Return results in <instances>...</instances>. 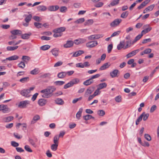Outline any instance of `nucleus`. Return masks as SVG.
Listing matches in <instances>:
<instances>
[{"mask_svg":"<svg viewBox=\"0 0 159 159\" xmlns=\"http://www.w3.org/2000/svg\"><path fill=\"white\" fill-rule=\"evenodd\" d=\"M20 93L22 96L26 98H29L30 96L29 95L30 91L28 89H24L21 91Z\"/></svg>","mask_w":159,"mask_h":159,"instance_id":"7","label":"nucleus"},{"mask_svg":"<svg viewBox=\"0 0 159 159\" xmlns=\"http://www.w3.org/2000/svg\"><path fill=\"white\" fill-rule=\"evenodd\" d=\"M30 103V101L28 100H25L20 102L18 104V107L20 108H24L27 107Z\"/></svg>","mask_w":159,"mask_h":159,"instance_id":"2","label":"nucleus"},{"mask_svg":"<svg viewBox=\"0 0 159 159\" xmlns=\"http://www.w3.org/2000/svg\"><path fill=\"white\" fill-rule=\"evenodd\" d=\"M95 87L94 86H91L89 87L86 91L84 96L87 97L89 95L91 94L94 91Z\"/></svg>","mask_w":159,"mask_h":159,"instance_id":"4","label":"nucleus"},{"mask_svg":"<svg viewBox=\"0 0 159 159\" xmlns=\"http://www.w3.org/2000/svg\"><path fill=\"white\" fill-rule=\"evenodd\" d=\"M98 114L101 116H103L105 114V112L103 110H99L98 111Z\"/></svg>","mask_w":159,"mask_h":159,"instance_id":"51","label":"nucleus"},{"mask_svg":"<svg viewBox=\"0 0 159 159\" xmlns=\"http://www.w3.org/2000/svg\"><path fill=\"white\" fill-rule=\"evenodd\" d=\"M99 90L100 89L98 88H97L95 91L94 93L93 94L95 97L100 94L101 92Z\"/></svg>","mask_w":159,"mask_h":159,"instance_id":"53","label":"nucleus"},{"mask_svg":"<svg viewBox=\"0 0 159 159\" xmlns=\"http://www.w3.org/2000/svg\"><path fill=\"white\" fill-rule=\"evenodd\" d=\"M84 53V51L83 50H79L74 53L73 55V57H77Z\"/></svg>","mask_w":159,"mask_h":159,"instance_id":"20","label":"nucleus"},{"mask_svg":"<svg viewBox=\"0 0 159 159\" xmlns=\"http://www.w3.org/2000/svg\"><path fill=\"white\" fill-rule=\"evenodd\" d=\"M143 36V35L141 34V33L137 35L136 37H135L134 40L132 42V44H134L138 40H139Z\"/></svg>","mask_w":159,"mask_h":159,"instance_id":"33","label":"nucleus"},{"mask_svg":"<svg viewBox=\"0 0 159 159\" xmlns=\"http://www.w3.org/2000/svg\"><path fill=\"white\" fill-rule=\"evenodd\" d=\"M29 80V77H25L21 79L19 81L22 83L26 82Z\"/></svg>","mask_w":159,"mask_h":159,"instance_id":"36","label":"nucleus"},{"mask_svg":"<svg viewBox=\"0 0 159 159\" xmlns=\"http://www.w3.org/2000/svg\"><path fill=\"white\" fill-rule=\"evenodd\" d=\"M70 82L73 86L74 84L79 83L80 82V80L78 78H75L73 79Z\"/></svg>","mask_w":159,"mask_h":159,"instance_id":"39","label":"nucleus"},{"mask_svg":"<svg viewBox=\"0 0 159 159\" xmlns=\"http://www.w3.org/2000/svg\"><path fill=\"white\" fill-rule=\"evenodd\" d=\"M144 28H146L141 32V34L143 35L149 32L152 29V27L149 26V25H146L143 26Z\"/></svg>","mask_w":159,"mask_h":159,"instance_id":"6","label":"nucleus"},{"mask_svg":"<svg viewBox=\"0 0 159 159\" xmlns=\"http://www.w3.org/2000/svg\"><path fill=\"white\" fill-rule=\"evenodd\" d=\"M56 90V88L54 86H49L46 89L41 91V93H43L42 95L43 98H48L53 95V92Z\"/></svg>","mask_w":159,"mask_h":159,"instance_id":"1","label":"nucleus"},{"mask_svg":"<svg viewBox=\"0 0 159 159\" xmlns=\"http://www.w3.org/2000/svg\"><path fill=\"white\" fill-rule=\"evenodd\" d=\"M66 75V72L63 71L59 73L57 75V77L59 79H63L65 78Z\"/></svg>","mask_w":159,"mask_h":159,"instance_id":"16","label":"nucleus"},{"mask_svg":"<svg viewBox=\"0 0 159 159\" xmlns=\"http://www.w3.org/2000/svg\"><path fill=\"white\" fill-rule=\"evenodd\" d=\"M2 111L4 113H8L10 111V109L7 106L5 105H3V106Z\"/></svg>","mask_w":159,"mask_h":159,"instance_id":"19","label":"nucleus"},{"mask_svg":"<svg viewBox=\"0 0 159 159\" xmlns=\"http://www.w3.org/2000/svg\"><path fill=\"white\" fill-rule=\"evenodd\" d=\"M41 39L43 40H50L51 38L49 37H47L46 36H42L41 37Z\"/></svg>","mask_w":159,"mask_h":159,"instance_id":"60","label":"nucleus"},{"mask_svg":"<svg viewBox=\"0 0 159 159\" xmlns=\"http://www.w3.org/2000/svg\"><path fill=\"white\" fill-rule=\"evenodd\" d=\"M120 33V31H118L116 32H115L111 34V37L118 36L119 35Z\"/></svg>","mask_w":159,"mask_h":159,"instance_id":"54","label":"nucleus"},{"mask_svg":"<svg viewBox=\"0 0 159 159\" xmlns=\"http://www.w3.org/2000/svg\"><path fill=\"white\" fill-rule=\"evenodd\" d=\"M59 137H58V135H55L54 138L53 139V142L55 144H58V141L59 140Z\"/></svg>","mask_w":159,"mask_h":159,"instance_id":"44","label":"nucleus"},{"mask_svg":"<svg viewBox=\"0 0 159 159\" xmlns=\"http://www.w3.org/2000/svg\"><path fill=\"white\" fill-rule=\"evenodd\" d=\"M66 29V28L65 27H62L54 29L52 31L54 33H59L60 34L61 33L64 31Z\"/></svg>","mask_w":159,"mask_h":159,"instance_id":"9","label":"nucleus"},{"mask_svg":"<svg viewBox=\"0 0 159 159\" xmlns=\"http://www.w3.org/2000/svg\"><path fill=\"white\" fill-rule=\"evenodd\" d=\"M112 48H113V46H112V44H109L108 46V47H107V52H108V53H110L111 52Z\"/></svg>","mask_w":159,"mask_h":159,"instance_id":"58","label":"nucleus"},{"mask_svg":"<svg viewBox=\"0 0 159 159\" xmlns=\"http://www.w3.org/2000/svg\"><path fill=\"white\" fill-rule=\"evenodd\" d=\"M11 144L12 146L14 147H17L19 146L18 143L14 141H11Z\"/></svg>","mask_w":159,"mask_h":159,"instance_id":"63","label":"nucleus"},{"mask_svg":"<svg viewBox=\"0 0 159 159\" xmlns=\"http://www.w3.org/2000/svg\"><path fill=\"white\" fill-rule=\"evenodd\" d=\"M83 118L85 120H88L91 119H92L93 120L95 119V118L94 117L92 116L91 115L89 114L83 116Z\"/></svg>","mask_w":159,"mask_h":159,"instance_id":"29","label":"nucleus"},{"mask_svg":"<svg viewBox=\"0 0 159 159\" xmlns=\"http://www.w3.org/2000/svg\"><path fill=\"white\" fill-rule=\"evenodd\" d=\"M125 46V41H121L120 42V43L117 45V49L118 50H120L122 48H124Z\"/></svg>","mask_w":159,"mask_h":159,"instance_id":"23","label":"nucleus"},{"mask_svg":"<svg viewBox=\"0 0 159 159\" xmlns=\"http://www.w3.org/2000/svg\"><path fill=\"white\" fill-rule=\"evenodd\" d=\"M72 86H73V85L70 81L69 82L64 85V89H66Z\"/></svg>","mask_w":159,"mask_h":159,"instance_id":"49","label":"nucleus"},{"mask_svg":"<svg viewBox=\"0 0 159 159\" xmlns=\"http://www.w3.org/2000/svg\"><path fill=\"white\" fill-rule=\"evenodd\" d=\"M60 11L61 12L64 13L67 11V8L65 6H62L60 8Z\"/></svg>","mask_w":159,"mask_h":159,"instance_id":"48","label":"nucleus"},{"mask_svg":"<svg viewBox=\"0 0 159 159\" xmlns=\"http://www.w3.org/2000/svg\"><path fill=\"white\" fill-rule=\"evenodd\" d=\"M98 44L97 41L96 40H93V41H89L86 44V46L89 48H93L95 47Z\"/></svg>","mask_w":159,"mask_h":159,"instance_id":"3","label":"nucleus"},{"mask_svg":"<svg viewBox=\"0 0 159 159\" xmlns=\"http://www.w3.org/2000/svg\"><path fill=\"white\" fill-rule=\"evenodd\" d=\"M139 51V49L134 50L131 52H130L128 53L126 55V57L127 58L130 57L134 56Z\"/></svg>","mask_w":159,"mask_h":159,"instance_id":"11","label":"nucleus"},{"mask_svg":"<svg viewBox=\"0 0 159 159\" xmlns=\"http://www.w3.org/2000/svg\"><path fill=\"white\" fill-rule=\"evenodd\" d=\"M74 41L72 40H68L66 44L64 45V47L66 48H70L73 45Z\"/></svg>","mask_w":159,"mask_h":159,"instance_id":"10","label":"nucleus"},{"mask_svg":"<svg viewBox=\"0 0 159 159\" xmlns=\"http://www.w3.org/2000/svg\"><path fill=\"white\" fill-rule=\"evenodd\" d=\"M83 110L82 108H80L79 110V111L77 112L76 114V118L78 120H79L80 119V117L81 116L82 113V112Z\"/></svg>","mask_w":159,"mask_h":159,"instance_id":"31","label":"nucleus"},{"mask_svg":"<svg viewBox=\"0 0 159 159\" xmlns=\"http://www.w3.org/2000/svg\"><path fill=\"white\" fill-rule=\"evenodd\" d=\"M93 21L92 19H89L86 22H85L84 23V25H92L93 23Z\"/></svg>","mask_w":159,"mask_h":159,"instance_id":"45","label":"nucleus"},{"mask_svg":"<svg viewBox=\"0 0 159 159\" xmlns=\"http://www.w3.org/2000/svg\"><path fill=\"white\" fill-rule=\"evenodd\" d=\"M103 5V3L102 2H99L94 5V6L96 7H102Z\"/></svg>","mask_w":159,"mask_h":159,"instance_id":"55","label":"nucleus"},{"mask_svg":"<svg viewBox=\"0 0 159 159\" xmlns=\"http://www.w3.org/2000/svg\"><path fill=\"white\" fill-rule=\"evenodd\" d=\"M119 70H114L112 72H110V75L112 78L117 77L118 76L117 75L119 73Z\"/></svg>","mask_w":159,"mask_h":159,"instance_id":"18","label":"nucleus"},{"mask_svg":"<svg viewBox=\"0 0 159 159\" xmlns=\"http://www.w3.org/2000/svg\"><path fill=\"white\" fill-rule=\"evenodd\" d=\"M84 21V18H81L75 21V23L77 24L82 23Z\"/></svg>","mask_w":159,"mask_h":159,"instance_id":"50","label":"nucleus"},{"mask_svg":"<svg viewBox=\"0 0 159 159\" xmlns=\"http://www.w3.org/2000/svg\"><path fill=\"white\" fill-rule=\"evenodd\" d=\"M122 20L120 19H116L111 23L110 25L112 27H115L119 25L121 22Z\"/></svg>","mask_w":159,"mask_h":159,"instance_id":"5","label":"nucleus"},{"mask_svg":"<svg viewBox=\"0 0 159 159\" xmlns=\"http://www.w3.org/2000/svg\"><path fill=\"white\" fill-rule=\"evenodd\" d=\"M150 0H146L143 2L141 4L142 6L144 7L147 4H148L150 2Z\"/></svg>","mask_w":159,"mask_h":159,"instance_id":"64","label":"nucleus"},{"mask_svg":"<svg viewBox=\"0 0 159 159\" xmlns=\"http://www.w3.org/2000/svg\"><path fill=\"white\" fill-rule=\"evenodd\" d=\"M59 50L57 48H54L51 51L52 54L55 57H57L58 55Z\"/></svg>","mask_w":159,"mask_h":159,"instance_id":"26","label":"nucleus"},{"mask_svg":"<svg viewBox=\"0 0 159 159\" xmlns=\"http://www.w3.org/2000/svg\"><path fill=\"white\" fill-rule=\"evenodd\" d=\"M155 5L154 4H152L148 7L146 8L147 9L148 11H151L153 9Z\"/></svg>","mask_w":159,"mask_h":159,"instance_id":"62","label":"nucleus"},{"mask_svg":"<svg viewBox=\"0 0 159 159\" xmlns=\"http://www.w3.org/2000/svg\"><path fill=\"white\" fill-rule=\"evenodd\" d=\"M13 119V117L12 116H9L7 117H4L3 120L4 122H8Z\"/></svg>","mask_w":159,"mask_h":159,"instance_id":"28","label":"nucleus"},{"mask_svg":"<svg viewBox=\"0 0 159 159\" xmlns=\"http://www.w3.org/2000/svg\"><path fill=\"white\" fill-rule=\"evenodd\" d=\"M47 102V100L43 99L42 98L40 99L38 101V104L41 106H43L45 105V104Z\"/></svg>","mask_w":159,"mask_h":159,"instance_id":"14","label":"nucleus"},{"mask_svg":"<svg viewBox=\"0 0 159 159\" xmlns=\"http://www.w3.org/2000/svg\"><path fill=\"white\" fill-rule=\"evenodd\" d=\"M30 12H28V13H29V15H25L26 17L25 19V20L27 23H28L31 20L32 17V15L31 14H30Z\"/></svg>","mask_w":159,"mask_h":159,"instance_id":"24","label":"nucleus"},{"mask_svg":"<svg viewBox=\"0 0 159 159\" xmlns=\"http://www.w3.org/2000/svg\"><path fill=\"white\" fill-rule=\"evenodd\" d=\"M141 115H142V118L144 121L147 120L149 116V114L146 113L145 112H143Z\"/></svg>","mask_w":159,"mask_h":159,"instance_id":"32","label":"nucleus"},{"mask_svg":"<svg viewBox=\"0 0 159 159\" xmlns=\"http://www.w3.org/2000/svg\"><path fill=\"white\" fill-rule=\"evenodd\" d=\"M93 80L90 78L88 80H86L83 82V84L85 86H88L93 83Z\"/></svg>","mask_w":159,"mask_h":159,"instance_id":"21","label":"nucleus"},{"mask_svg":"<svg viewBox=\"0 0 159 159\" xmlns=\"http://www.w3.org/2000/svg\"><path fill=\"white\" fill-rule=\"evenodd\" d=\"M25 149L28 152H32V150L30 149V147L28 145H26L25 146Z\"/></svg>","mask_w":159,"mask_h":159,"instance_id":"57","label":"nucleus"},{"mask_svg":"<svg viewBox=\"0 0 159 159\" xmlns=\"http://www.w3.org/2000/svg\"><path fill=\"white\" fill-rule=\"evenodd\" d=\"M64 81H57L54 82V83L56 85L61 86L65 84Z\"/></svg>","mask_w":159,"mask_h":159,"instance_id":"38","label":"nucleus"},{"mask_svg":"<svg viewBox=\"0 0 159 159\" xmlns=\"http://www.w3.org/2000/svg\"><path fill=\"white\" fill-rule=\"evenodd\" d=\"M119 2V0H114L112 1L109 6H110V5L112 6H114L118 4Z\"/></svg>","mask_w":159,"mask_h":159,"instance_id":"47","label":"nucleus"},{"mask_svg":"<svg viewBox=\"0 0 159 159\" xmlns=\"http://www.w3.org/2000/svg\"><path fill=\"white\" fill-rule=\"evenodd\" d=\"M111 65L109 62H107L103 64L99 69L100 70H103L108 68Z\"/></svg>","mask_w":159,"mask_h":159,"instance_id":"12","label":"nucleus"},{"mask_svg":"<svg viewBox=\"0 0 159 159\" xmlns=\"http://www.w3.org/2000/svg\"><path fill=\"white\" fill-rule=\"evenodd\" d=\"M39 73L38 69L35 68L30 72V74L33 75L37 74Z\"/></svg>","mask_w":159,"mask_h":159,"instance_id":"41","label":"nucleus"},{"mask_svg":"<svg viewBox=\"0 0 159 159\" xmlns=\"http://www.w3.org/2000/svg\"><path fill=\"white\" fill-rule=\"evenodd\" d=\"M19 58V57L18 56L15 55L6 58V60L9 61L15 60L18 59Z\"/></svg>","mask_w":159,"mask_h":159,"instance_id":"27","label":"nucleus"},{"mask_svg":"<svg viewBox=\"0 0 159 159\" xmlns=\"http://www.w3.org/2000/svg\"><path fill=\"white\" fill-rule=\"evenodd\" d=\"M11 34L15 35H20L22 34V31L20 30H15L11 31Z\"/></svg>","mask_w":159,"mask_h":159,"instance_id":"13","label":"nucleus"},{"mask_svg":"<svg viewBox=\"0 0 159 159\" xmlns=\"http://www.w3.org/2000/svg\"><path fill=\"white\" fill-rule=\"evenodd\" d=\"M18 66L20 68L23 69L25 66V63L23 61H21L18 64Z\"/></svg>","mask_w":159,"mask_h":159,"instance_id":"43","label":"nucleus"},{"mask_svg":"<svg viewBox=\"0 0 159 159\" xmlns=\"http://www.w3.org/2000/svg\"><path fill=\"white\" fill-rule=\"evenodd\" d=\"M126 45L124 48V49H126L130 47L132 44V41L131 40H128L126 42Z\"/></svg>","mask_w":159,"mask_h":159,"instance_id":"37","label":"nucleus"},{"mask_svg":"<svg viewBox=\"0 0 159 159\" xmlns=\"http://www.w3.org/2000/svg\"><path fill=\"white\" fill-rule=\"evenodd\" d=\"M50 47V46L48 45H46L41 46L40 47V49L42 50L45 51L48 49Z\"/></svg>","mask_w":159,"mask_h":159,"instance_id":"40","label":"nucleus"},{"mask_svg":"<svg viewBox=\"0 0 159 159\" xmlns=\"http://www.w3.org/2000/svg\"><path fill=\"white\" fill-rule=\"evenodd\" d=\"M98 88L100 90L106 88L107 86V84L106 83H102L99 84L97 85Z\"/></svg>","mask_w":159,"mask_h":159,"instance_id":"25","label":"nucleus"},{"mask_svg":"<svg viewBox=\"0 0 159 159\" xmlns=\"http://www.w3.org/2000/svg\"><path fill=\"white\" fill-rule=\"evenodd\" d=\"M82 98V97H80L79 98H75L72 101V103L73 104L75 103H76L78 101L81 100Z\"/></svg>","mask_w":159,"mask_h":159,"instance_id":"61","label":"nucleus"},{"mask_svg":"<svg viewBox=\"0 0 159 159\" xmlns=\"http://www.w3.org/2000/svg\"><path fill=\"white\" fill-rule=\"evenodd\" d=\"M18 48V46L15 47L8 46L7 47V51H14L16 50Z\"/></svg>","mask_w":159,"mask_h":159,"instance_id":"34","label":"nucleus"},{"mask_svg":"<svg viewBox=\"0 0 159 159\" xmlns=\"http://www.w3.org/2000/svg\"><path fill=\"white\" fill-rule=\"evenodd\" d=\"M145 138L148 141H150L151 140V136L148 134H145L144 136Z\"/></svg>","mask_w":159,"mask_h":159,"instance_id":"52","label":"nucleus"},{"mask_svg":"<svg viewBox=\"0 0 159 159\" xmlns=\"http://www.w3.org/2000/svg\"><path fill=\"white\" fill-rule=\"evenodd\" d=\"M128 11L124 12L121 14L120 17L122 18H125L128 16Z\"/></svg>","mask_w":159,"mask_h":159,"instance_id":"42","label":"nucleus"},{"mask_svg":"<svg viewBox=\"0 0 159 159\" xmlns=\"http://www.w3.org/2000/svg\"><path fill=\"white\" fill-rule=\"evenodd\" d=\"M152 51V49L149 48H147L144 50V53L145 54H148L150 53Z\"/></svg>","mask_w":159,"mask_h":159,"instance_id":"59","label":"nucleus"},{"mask_svg":"<svg viewBox=\"0 0 159 159\" xmlns=\"http://www.w3.org/2000/svg\"><path fill=\"white\" fill-rule=\"evenodd\" d=\"M32 35L31 32H29L27 34H22L21 35V38L24 39H28L30 38V36Z\"/></svg>","mask_w":159,"mask_h":159,"instance_id":"15","label":"nucleus"},{"mask_svg":"<svg viewBox=\"0 0 159 159\" xmlns=\"http://www.w3.org/2000/svg\"><path fill=\"white\" fill-rule=\"evenodd\" d=\"M55 102L57 104L62 105L64 103V102L62 99L60 98H57L55 100Z\"/></svg>","mask_w":159,"mask_h":159,"instance_id":"30","label":"nucleus"},{"mask_svg":"<svg viewBox=\"0 0 159 159\" xmlns=\"http://www.w3.org/2000/svg\"><path fill=\"white\" fill-rule=\"evenodd\" d=\"M86 41V40L85 39L80 38L75 40L74 41V43L76 45H78L84 43H85Z\"/></svg>","mask_w":159,"mask_h":159,"instance_id":"8","label":"nucleus"},{"mask_svg":"<svg viewBox=\"0 0 159 159\" xmlns=\"http://www.w3.org/2000/svg\"><path fill=\"white\" fill-rule=\"evenodd\" d=\"M34 25L35 27L38 29L41 28L42 26V24L41 23L37 22H35L34 23Z\"/></svg>","mask_w":159,"mask_h":159,"instance_id":"46","label":"nucleus"},{"mask_svg":"<svg viewBox=\"0 0 159 159\" xmlns=\"http://www.w3.org/2000/svg\"><path fill=\"white\" fill-rule=\"evenodd\" d=\"M115 100L117 102H120L121 101V96H118L115 98Z\"/></svg>","mask_w":159,"mask_h":159,"instance_id":"56","label":"nucleus"},{"mask_svg":"<svg viewBox=\"0 0 159 159\" xmlns=\"http://www.w3.org/2000/svg\"><path fill=\"white\" fill-rule=\"evenodd\" d=\"M37 9L39 11H43L47 9V7L43 5L39 6L37 7Z\"/></svg>","mask_w":159,"mask_h":159,"instance_id":"17","label":"nucleus"},{"mask_svg":"<svg viewBox=\"0 0 159 159\" xmlns=\"http://www.w3.org/2000/svg\"><path fill=\"white\" fill-rule=\"evenodd\" d=\"M58 144H53L51 145V149L53 151H56L57 149V147Z\"/></svg>","mask_w":159,"mask_h":159,"instance_id":"35","label":"nucleus"},{"mask_svg":"<svg viewBox=\"0 0 159 159\" xmlns=\"http://www.w3.org/2000/svg\"><path fill=\"white\" fill-rule=\"evenodd\" d=\"M30 57L27 56H23L21 58V59L23 60L22 61L26 63L30 60Z\"/></svg>","mask_w":159,"mask_h":159,"instance_id":"22","label":"nucleus"}]
</instances>
